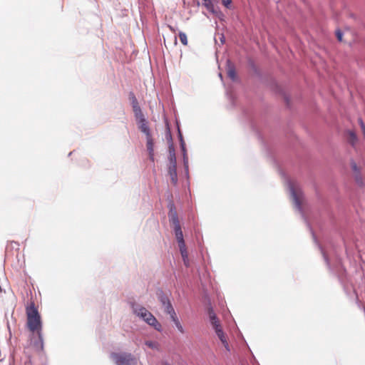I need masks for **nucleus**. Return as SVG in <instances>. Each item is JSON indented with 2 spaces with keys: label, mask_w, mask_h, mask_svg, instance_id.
Returning <instances> with one entry per match:
<instances>
[{
  "label": "nucleus",
  "mask_w": 365,
  "mask_h": 365,
  "mask_svg": "<svg viewBox=\"0 0 365 365\" xmlns=\"http://www.w3.org/2000/svg\"><path fill=\"white\" fill-rule=\"evenodd\" d=\"M173 229L179 247H183L184 246H185V243L184 241L183 234L180 225L175 226L173 227Z\"/></svg>",
  "instance_id": "8"
},
{
  "label": "nucleus",
  "mask_w": 365,
  "mask_h": 365,
  "mask_svg": "<svg viewBox=\"0 0 365 365\" xmlns=\"http://www.w3.org/2000/svg\"><path fill=\"white\" fill-rule=\"evenodd\" d=\"M204 3L203 5L212 13H215V6L214 4L212 2V0H203Z\"/></svg>",
  "instance_id": "19"
},
{
  "label": "nucleus",
  "mask_w": 365,
  "mask_h": 365,
  "mask_svg": "<svg viewBox=\"0 0 365 365\" xmlns=\"http://www.w3.org/2000/svg\"><path fill=\"white\" fill-rule=\"evenodd\" d=\"M146 140H147L146 146H147V150H148V152L149 154V158L151 161L153 162L154 161V143H153V140L151 135L146 137Z\"/></svg>",
  "instance_id": "11"
},
{
  "label": "nucleus",
  "mask_w": 365,
  "mask_h": 365,
  "mask_svg": "<svg viewBox=\"0 0 365 365\" xmlns=\"http://www.w3.org/2000/svg\"><path fill=\"white\" fill-rule=\"evenodd\" d=\"M287 184L290 195L296 209L298 210L299 212H302V202L304 196L301 187L298 184L292 182L290 180L287 182Z\"/></svg>",
  "instance_id": "4"
},
{
  "label": "nucleus",
  "mask_w": 365,
  "mask_h": 365,
  "mask_svg": "<svg viewBox=\"0 0 365 365\" xmlns=\"http://www.w3.org/2000/svg\"><path fill=\"white\" fill-rule=\"evenodd\" d=\"M220 38L221 43H224V42H225V37H224V36L222 35Z\"/></svg>",
  "instance_id": "31"
},
{
  "label": "nucleus",
  "mask_w": 365,
  "mask_h": 365,
  "mask_svg": "<svg viewBox=\"0 0 365 365\" xmlns=\"http://www.w3.org/2000/svg\"><path fill=\"white\" fill-rule=\"evenodd\" d=\"M180 254L182 257L183 262L186 267H188L190 265L189 263V259H188V253L186 249V246H184L183 247H179Z\"/></svg>",
  "instance_id": "14"
},
{
  "label": "nucleus",
  "mask_w": 365,
  "mask_h": 365,
  "mask_svg": "<svg viewBox=\"0 0 365 365\" xmlns=\"http://www.w3.org/2000/svg\"><path fill=\"white\" fill-rule=\"evenodd\" d=\"M129 97H130V100L131 102L134 101L135 100L137 99L136 97L135 96V95L133 93H130Z\"/></svg>",
  "instance_id": "30"
},
{
  "label": "nucleus",
  "mask_w": 365,
  "mask_h": 365,
  "mask_svg": "<svg viewBox=\"0 0 365 365\" xmlns=\"http://www.w3.org/2000/svg\"><path fill=\"white\" fill-rule=\"evenodd\" d=\"M351 168L354 175L361 173L360 168L357 166L356 163L354 160L351 161Z\"/></svg>",
  "instance_id": "23"
},
{
  "label": "nucleus",
  "mask_w": 365,
  "mask_h": 365,
  "mask_svg": "<svg viewBox=\"0 0 365 365\" xmlns=\"http://www.w3.org/2000/svg\"><path fill=\"white\" fill-rule=\"evenodd\" d=\"M222 4L227 9L230 8L232 0H222Z\"/></svg>",
  "instance_id": "25"
},
{
  "label": "nucleus",
  "mask_w": 365,
  "mask_h": 365,
  "mask_svg": "<svg viewBox=\"0 0 365 365\" xmlns=\"http://www.w3.org/2000/svg\"><path fill=\"white\" fill-rule=\"evenodd\" d=\"M227 69L228 77L232 81H235L236 79L235 68L234 65L231 63L230 60L227 61Z\"/></svg>",
  "instance_id": "12"
},
{
  "label": "nucleus",
  "mask_w": 365,
  "mask_h": 365,
  "mask_svg": "<svg viewBox=\"0 0 365 365\" xmlns=\"http://www.w3.org/2000/svg\"><path fill=\"white\" fill-rule=\"evenodd\" d=\"M163 365H170V364L168 363H165Z\"/></svg>",
  "instance_id": "33"
},
{
  "label": "nucleus",
  "mask_w": 365,
  "mask_h": 365,
  "mask_svg": "<svg viewBox=\"0 0 365 365\" xmlns=\"http://www.w3.org/2000/svg\"><path fill=\"white\" fill-rule=\"evenodd\" d=\"M209 317H210V323L212 325L213 329H215L217 336H218V338L220 339V340L221 341V342L222 343V344L224 345L225 349L227 351H230L229 345L226 340L225 334L221 328L220 324L216 317V314H215V312H213L212 309H210L209 311Z\"/></svg>",
  "instance_id": "5"
},
{
  "label": "nucleus",
  "mask_w": 365,
  "mask_h": 365,
  "mask_svg": "<svg viewBox=\"0 0 365 365\" xmlns=\"http://www.w3.org/2000/svg\"><path fill=\"white\" fill-rule=\"evenodd\" d=\"M348 135H349V143L354 147L356 144L358 142V138L356 135V133L352 130L348 131Z\"/></svg>",
  "instance_id": "15"
},
{
  "label": "nucleus",
  "mask_w": 365,
  "mask_h": 365,
  "mask_svg": "<svg viewBox=\"0 0 365 365\" xmlns=\"http://www.w3.org/2000/svg\"><path fill=\"white\" fill-rule=\"evenodd\" d=\"M219 77H220L221 79H222V74H221V73H219Z\"/></svg>",
  "instance_id": "32"
},
{
  "label": "nucleus",
  "mask_w": 365,
  "mask_h": 365,
  "mask_svg": "<svg viewBox=\"0 0 365 365\" xmlns=\"http://www.w3.org/2000/svg\"><path fill=\"white\" fill-rule=\"evenodd\" d=\"M322 255H323L324 259L325 262H327V264L328 266H329V259H328V258H327V255H325V253H324L322 250Z\"/></svg>",
  "instance_id": "28"
},
{
  "label": "nucleus",
  "mask_w": 365,
  "mask_h": 365,
  "mask_svg": "<svg viewBox=\"0 0 365 365\" xmlns=\"http://www.w3.org/2000/svg\"><path fill=\"white\" fill-rule=\"evenodd\" d=\"M145 344L148 347H149V348H150V349H154V350H158V349H159V344H158V342H156V341H146L145 342Z\"/></svg>",
  "instance_id": "20"
},
{
  "label": "nucleus",
  "mask_w": 365,
  "mask_h": 365,
  "mask_svg": "<svg viewBox=\"0 0 365 365\" xmlns=\"http://www.w3.org/2000/svg\"><path fill=\"white\" fill-rule=\"evenodd\" d=\"M168 217L170 222L173 225V227L180 225L178 216L173 203H170L169 205Z\"/></svg>",
  "instance_id": "7"
},
{
  "label": "nucleus",
  "mask_w": 365,
  "mask_h": 365,
  "mask_svg": "<svg viewBox=\"0 0 365 365\" xmlns=\"http://www.w3.org/2000/svg\"><path fill=\"white\" fill-rule=\"evenodd\" d=\"M336 37H337V38H338V40L339 41H342L343 34H342V32L340 30H336Z\"/></svg>",
  "instance_id": "26"
},
{
  "label": "nucleus",
  "mask_w": 365,
  "mask_h": 365,
  "mask_svg": "<svg viewBox=\"0 0 365 365\" xmlns=\"http://www.w3.org/2000/svg\"><path fill=\"white\" fill-rule=\"evenodd\" d=\"M136 122L138 123V128L142 133H143L146 137L150 136V128L148 125V122L143 114H140L138 115L135 116Z\"/></svg>",
  "instance_id": "6"
},
{
  "label": "nucleus",
  "mask_w": 365,
  "mask_h": 365,
  "mask_svg": "<svg viewBox=\"0 0 365 365\" xmlns=\"http://www.w3.org/2000/svg\"><path fill=\"white\" fill-rule=\"evenodd\" d=\"M180 141H181L180 146L182 148V155H183V165L185 167V175L188 177V175H189V173H188V158L187 156L186 149H185V143L182 140V135H180Z\"/></svg>",
  "instance_id": "10"
},
{
  "label": "nucleus",
  "mask_w": 365,
  "mask_h": 365,
  "mask_svg": "<svg viewBox=\"0 0 365 365\" xmlns=\"http://www.w3.org/2000/svg\"><path fill=\"white\" fill-rule=\"evenodd\" d=\"M129 97H130V100L131 102L134 101L135 100L137 99L136 97L135 96V95L133 93H130Z\"/></svg>",
  "instance_id": "29"
},
{
  "label": "nucleus",
  "mask_w": 365,
  "mask_h": 365,
  "mask_svg": "<svg viewBox=\"0 0 365 365\" xmlns=\"http://www.w3.org/2000/svg\"><path fill=\"white\" fill-rule=\"evenodd\" d=\"M110 358L115 365H137L138 359L132 354L128 352H113Z\"/></svg>",
  "instance_id": "3"
},
{
  "label": "nucleus",
  "mask_w": 365,
  "mask_h": 365,
  "mask_svg": "<svg viewBox=\"0 0 365 365\" xmlns=\"http://www.w3.org/2000/svg\"><path fill=\"white\" fill-rule=\"evenodd\" d=\"M131 105H132V108H133V110L135 116L138 115L140 114H143V112L141 110V108L139 106V103H138L137 99L135 100L134 101H132Z\"/></svg>",
  "instance_id": "16"
},
{
  "label": "nucleus",
  "mask_w": 365,
  "mask_h": 365,
  "mask_svg": "<svg viewBox=\"0 0 365 365\" xmlns=\"http://www.w3.org/2000/svg\"><path fill=\"white\" fill-rule=\"evenodd\" d=\"M26 314L28 328L32 332H37L39 339V347L42 349L43 346V341L41 332L42 323L41 316L34 304L31 305L26 309Z\"/></svg>",
  "instance_id": "1"
},
{
  "label": "nucleus",
  "mask_w": 365,
  "mask_h": 365,
  "mask_svg": "<svg viewBox=\"0 0 365 365\" xmlns=\"http://www.w3.org/2000/svg\"><path fill=\"white\" fill-rule=\"evenodd\" d=\"M131 308L133 313L137 317L143 321L148 325L154 328L156 331H162L163 328L160 323L157 320L155 317L145 307L138 304H133Z\"/></svg>",
  "instance_id": "2"
},
{
  "label": "nucleus",
  "mask_w": 365,
  "mask_h": 365,
  "mask_svg": "<svg viewBox=\"0 0 365 365\" xmlns=\"http://www.w3.org/2000/svg\"><path fill=\"white\" fill-rule=\"evenodd\" d=\"M165 312H166L168 314L170 315V317H173V316L176 315V312L172 305V304L170 302L168 304L163 307Z\"/></svg>",
  "instance_id": "17"
},
{
  "label": "nucleus",
  "mask_w": 365,
  "mask_h": 365,
  "mask_svg": "<svg viewBox=\"0 0 365 365\" xmlns=\"http://www.w3.org/2000/svg\"><path fill=\"white\" fill-rule=\"evenodd\" d=\"M159 301L160 302L163 307L170 302V299L164 294H161L159 297Z\"/></svg>",
  "instance_id": "21"
},
{
  "label": "nucleus",
  "mask_w": 365,
  "mask_h": 365,
  "mask_svg": "<svg viewBox=\"0 0 365 365\" xmlns=\"http://www.w3.org/2000/svg\"><path fill=\"white\" fill-rule=\"evenodd\" d=\"M168 174L170 177L172 183L176 185L178 183L177 165L170 164L168 167Z\"/></svg>",
  "instance_id": "9"
},
{
  "label": "nucleus",
  "mask_w": 365,
  "mask_h": 365,
  "mask_svg": "<svg viewBox=\"0 0 365 365\" xmlns=\"http://www.w3.org/2000/svg\"><path fill=\"white\" fill-rule=\"evenodd\" d=\"M169 161L170 164H176V157L175 153V149L173 145L169 147Z\"/></svg>",
  "instance_id": "18"
},
{
  "label": "nucleus",
  "mask_w": 365,
  "mask_h": 365,
  "mask_svg": "<svg viewBox=\"0 0 365 365\" xmlns=\"http://www.w3.org/2000/svg\"><path fill=\"white\" fill-rule=\"evenodd\" d=\"M354 179L356 182V183L359 185H363V178H362V175L361 174V173H357V174H354Z\"/></svg>",
  "instance_id": "24"
},
{
  "label": "nucleus",
  "mask_w": 365,
  "mask_h": 365,
  "mask_svg": "<svg viewBox=\"0 0 365 365\" xmlns=\"http://www.w3.org/2000/svg\"><path fill=\"white\" fill-rule=\"evenodd\" d=\"M179 38H180L181 43L183 45L186 46L187 44V35L185 33L180 31L179 33Z\"/></svg>",
  "instance_id": "22"
},
{
  "label": "nucleus",
  "mask_w": 365,
  "mask_h": 365,
  "mask_svg": "<svg viewBox=\"0 0 365 365\" xmlns=\"http://www.w3.org/2000/svg\"><path fill=\"white\" fill-rule=\"evenodd\" d=\"M359 124H360V126H361V128L364 137L365 138V124L363 122V120H361V119L359 120Z\"/></svg>",
  "instance_id": "27"
},
{
  "label": "nucleus",
  "mask_w": 365,
  "mask_h": 365,
  "mask_svg": "<svg viewBox=\"0 0 365 365\" xmlns=\"http://www.w3.org/2000/svg\"><path fill=\"white\" fill-rule=\"evenodd\" d=\"M171 321L174 323L175 327L180 334H185V329L180 322L177 314L170 318Z\"/></svg>",
  "instance_id": "13"
}]
</instances>
